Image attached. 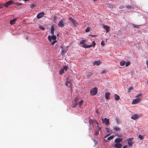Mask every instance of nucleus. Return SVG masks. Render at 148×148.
<instances>
[{"instance_id": "f257e3e1", "label": "nucleus", "mask_w": 148, "mask_h": 148, "mask_svg": "<svg viewBox=\"0 0 148 148\" xmlns=\"http://www.w3.org/2000/svg\"><path fill=\"white\" fill-rule=\"evenodd\" d=\"M48 38L50 42L51 41L52 39L53 40V41L51 43V45H54L55 43L57 42L56 36L53 35V34L51 36L50 35L48 37Z\"/></svg>"}, {"instance_id": "f03ea898", "label": "nucleus", "mask_w": 148, "mask_h": 148, "mask_svg": "<svg viewBox=\"0 0 148 148\" xmlns=\"http://www.w3.org/2000/svg\"><path fill=\"white\" fill-rule=\"evenodd\" d=\"M97 92V89L96 87L92 88L90 91V94L91 95H95Z\"/></svg>"}, {"instance_id": "7ed1b4c3", "label": "nucleus", "mask_w": 148, "mask_h": 148, "mask_svg": "<svg viewBox=\"0 0 148 148\" xmlns=\"http://www.w3.org/2000/svg\"><path fill=\"white\" fill-rule=\"evenodd\" d=\"M65 20L64 19H62L59 22L58 25L59 27H63L64 25Z\"/></svg>"}, {"instance_id": "20e7f679", "label": "nucleus", "mask_w": 148, "mask_h": 148, "mask_svg": "<svg viewBox=\"0 0 148 148\" xmlns=\"http://www.w3.org/2000/svg\"><path fill=\"white\" fill-rule=\"evenodd\" d=\"M68 66H64L63 67V68L62 69H60L59 72V74L60 75L64 73V70H65L66 71H67V70L68 69Z\"/></svg>"}, {"instance_id": "39448f33", "label": "nucleus", "mask_w": 148, "mask_h": 148, "mask_svg": "<svg viewBox=\"0 0 148 148\" xmlns=\"http://www.w3.org/2000/svg\"><path fill=\"white\" fill-rule=\"evenodd\" d=\"M102 121L103 123H105V124L106 125H109L110 124L109 120L108 119H107L105 118L104 119H102Z\"/></svg>"}, {"instance_id": "423d86ee", "label": "nucleus", "mask_w": 148, "mask_h": 148, "mask_svg": "<svg viewBox=\"0 0 148 148\" xmlns=\"http://www.w3.org/2000/svg\"><path fill=\"white\" fill-rule=\"evenodd\" d=\"M45 15V13L44 12H41L38 13L36 16L37 18L38 19L42 17L44 15Z\"/></svg>"}, {"instance_id": "0eeeda50", "label": "nucleus", "mask_w": 148, "mask_h": 148, "mask_svg": "<svg viewBox=\"0 0 148 148\" xmlns=\"http://www.w3.org/2000/svg\"><path fill=\"white\" fill-rule=\"evenodd\" d=\"M133 139V138H130L127 140V144L129 146H131L133 143L132 140Z\"/></svg>"}, {"instance_id": "6e6552de", "label": "nucleus", "mask_w": 148, "mask_h": 148, "mask_svg": "<svg viewBox=\"0 0 148 148\" xmlns=\"http://www.w3.org/2000/svg\"><path fill=\"white\" fill-rule=\"evenodd\" d=\"M141 100L140 99L138 98L133 100L132 102V104H135L139 103Z\"/></svg>"}, {"instance_id": "1a4fd4ad", "label": "nucleus", "mask_w": 148, "mask_h": 148, "mask_svg": "<svg viewBox=\"0 0 148 148\" xmlns=\"http://www.w3.org/2000/svg\"><path fill=\"white\" fill-rule=\"evenodd\" d=\"M13 2V1L12 0L7 2L5 4H4V6L5 7H8L9 5L12 4Z\"/></svg>"}, {"instance_id": "9d476101", "label": "nucleus", "mask_w": 148, "mask_h": 148, "mask_svg": "<svg viewBox=\"0 0 148 148\" xmlns=\"http://www.w3.org/2000/svg\"><path fill=\"white\" fill-rule=\"evenodd\" d=\"M139 118V116L137 114H134L133 115H132L131 117V118L132 119H134V120H136Z\"/></svg>"}, {"instance_id": "9b49d317", "label": "nucleus", "mask_w": 148, "mask_h": 148, "mask_svg": "<svg viewBox=\"0 0 148 148\" xmlns=\"http://www.w3.org/2000/svg\"><path fill=\"white\" fill-rule=\"evenodd\" d=\"M122 146V144L120 143H116L114 145V147L116 148H121Z\"/></svg>"}, {"instance_id": "f8f14e48", "label": "nucleus", "mask_w": 148, "mask_h": 148, "mask_svg": "<svg viewBox=\"0 0 148 148\" xmlns=\"http://www.w3.org/2000/svg\"><path fill=\"white\" fill-rule=\"evenodd\" d=\"M69 19L71 21L75 26H76L77 23L75 20L71 17L69 18Z\"/></svg>"}, {"instance_id": "ddd939ff", "label": "nucleus", "mask_w": 148, "mask_h": 148, "mask_svg": "<svg viewBox=\"0 0 148 148\" xmlns=\"http://www.w3.org/2000/svg\"><path fill=\"white\" fill-rule=\"evenodd\" d=\"M122 140L121 138H117L115 140L114 142L116 143H119L122 141Z\"/></svg>"}, {"instance_id": "4468645a", "label": "nucleus", "mask_w": 148, "mask_h": 148, "mask_svg": "<svg viewBox=\"0 0 148 148\" xmlns=\"http://www.w3.org/2000/svg\"><path fill=\"white\" fill-rule=\"evenodd\" d=\"M103 28L106 31L107 33L110 30V27L107 25H104L103 26Z\"/></svg>"}, {"instance_id": "2eb2a0df", "label": "nucleus", "mask_w": 148, "mask_h": 148, "mask_svg": "<svg viewBox=\"0 0 148 148\" xmlns=\"http://www.w3.org/2000/svg\"><path fill=\"white\" fill-rule=\"evenodd\" d=\"M82 47L85 48H88L92 47V45H87L85 44H84L82 45Z\"/></svg>"}, {"instance_id": "dca6fc26", "label": "nucleus", "mask_w": 148, "mask_h": 148, "mask_svg": "<svg viewBox=\"0 0 148 148\" xmlns=\"http://www.w3.org/2000/svg\"><path fill=\"white\" fill-rule=\"evenodd\" d=\"M101 62L100 61H95L93 62V64L94 65L96 64L98 66L99 65V64L101 63Z\"/></svg>"}, {"instance_id": "f3484780", "label": "nucleus", "mask_w": 148, "mask_h": 148, "mask_svg": "<svg viewBox=\"0 0 148 148\" xmlns=\"http://www.w3.org/2000/svg\"><path fill=\"white\" fill-rule=\"evenodd\" d=\"M110 93L109 92H106L105 93V98L106 99L108 100L109 99Z\"/></svg>"}, {"instance_id": "a211bd4d", "label": "nucleus", "mask_w": 148, "mask_h": 148, "mask_svg": "<svg viewBox=\"0 0 148 148\" xmlns=\"http://www.w3.org/2000/svg\"><path fill=\"white\" fill-rule=\"evenodd\" d=\"M16 20V18H15L13 19L12 20H10V23L11 25H13L15 23V22Z\"/></svg>"}, {"instance_id": "6ab92c4d", "label": "nucleus", "mask_w": 148, "mask_h": 148, "mask_svg": "<svg viewBox=\"0 0 148 148\" xmlns=\"http://www.w3.org/2000/svg\"><path fill=\"white\" fill-rule=\"evenodd\" d=\"M66 51V49L63 47H62L61 53L63 55L65 53Z\"/></svg>"}, {"instance_id": "aec40b11", "label": "nucleus", "mask_w": 148, "mask_h": 148, "mask_svg": "<svg viewBox=\"0 0 148 148\" xmlns=\"http://www.w3.org/2000/svg\"><path fill=\"white\" fill-rule=\"evenodd\" d=\"M114 99L118 101L120 99L119 96L117 94H115L114 95Z\"/></svg>"}, {"instance_id": "412c9836", "label": "nucleus", "mask_w": 148, "mask_h": 148, "mask_svg": "<svg viewBox=\"0 0 148 148\" xmlns=\"http://www.w3.org/2000/svg\"><path fill=\"white\" fill-rule=\"evenodd\" d=\"M126 62L124 60H122L120 62V65L121 66H123L125 64Z\"/></svg>"}, {"instance_id": "4be33fe9", "label": "nucleus", "mask_w": 148, "mask_h": 148, "mask_svg": "<svg viewBox=\"0 0 148 148\" xmlns=\"http://www.w3.org/2000/svg\"><path fill=\"white\" fill-rule=\"evenodd\" d=\"M54 28L53 25H52L51 28V33L53 35L54 34Z\"/></svg>"}, {"instance_id": "5701e85b", "label": "nucleus", "mask_w": 148, "mask_h": 148, "mask_svg": "<svg viewBox=\"0 0 148 148\" xmlns=\"http://www.w3.org/2000/svg\"><path fill=\"white\" fill-rule=\"evenodd\" d=\"M113 129L115 131H119L120 130V128L117 126H115L113 127Z\"/></svg>"}, {"instance_id": "b1692460", "label": "nucleus", "mask_w": 148, "mask_h": 148, "mask_svg": "<svg viewBox=\"0 0 148 148\" xmlns=\"http://www.w3.org/2000/svg\"><path fill=\"white\" fill-rule=\"evenodd\" d=\"M57 17L56 16H54L53 17V18L52 19V21L54 23H56L57 21Z\"/></svg>"}, {"instance_id": "393cba45", "label": "nucleus", "mask_w": 148, "mask_h": 148, "mask_svg": "<svg viewBox=\"0 0 148 148\" xmlns=\"http://www.w3.org/2000/svg\"><path fill=\"white\" fill-rule=\"evenodd\" d=\"M89 123L90 125H93V121L92 119H90L89 121Z\"/></svg>"}, {"instance_id": "a878e982", "label": "nucleus", "mask_w": 148, "mask_h": 148, "mask_svg": "<svg viewBox=\"0 0 148 148\" xmlns=\"http://www.w3.org/2000/svg\"><path fill=\"white\" fill-rule=\"evenodd\" d=\"M65 85L66 86H71V84L70 82L67 81Z\"/></svg>"}, {"instance_id": "bb28decb", "label": "nucleus", "mask_w": 148, "mask_h": 148, "mask_svg": "<svg viewBox=\"0 0 148 148\" xmlns=\"http://www.w3.org/2000/svg\"><path fill=\"white\" fill-rule=\"evenodd\" d=\"M115 120L116 123L118 124H120L121 123L120 121L117 118H116L115 119Z\"/></svg>"}, {"instance_id": "cd10ccee", "label": "nucleus", "mask_w": 148, "mask_h": 148, "mask_svg": "<svg viewBox=\"0 0 148 148\" xmlns=\"http://www.w3.org/2000/svg\"><path fill=\"white\" fill-rule=\"evenodd\" d=\"M114 137V136H111L109 137L108 138L107 140H110L112 139Z\"/></svg>"}, {"instance_id": "c85d7f7f", "label": "nucleus", "mask_w": 148, "mask_h": 148, "mask_svg": "<svg viewBox=\"0 0 148 148\" xmlns=\"http://www.w3.org/2000/svg\"><path fill=\"white\" fill-rule=\"evenodd\" d=\"M126 7L128 8L129 9H132L133 8V7L131 5H128L127 6H126Z\"/></svg>"}, {"instance_id": "c756f323", "label": "nucleus", "mask_w": 148, "mask_h": 148, "mask_svg": "<svg viewBox=\"0 0 148 148\" xmlns=\"http://www.w3.org/2000/svg\"><path fill=\"white\" fill-rule=\"evenodd\" d=\"M90 27H87L85 30V32H88L90 31Z\"/></svg>"}, {"instance_id": "7c9ffc66", "label": "nucleus", "mask_w": 148, "mask_h": 148, "mask_svg": "<svg viewBox=\"0 0 148 148\" xmlns=\"http://www.w3.org/2000/svg\"><path fill=\"white\" fill-rule=\"evenodd\" d=\"M139 138H140V140L143 139L144 138V137L143 136L139 135L138 136Z\"/></svg>"}, {"instance_id": "2f4dec72", "label": "nucleus", "mask_w": 148, "mask_h": 148, "mask_svg": "<svg viewBox=\"0 0 148 148\" xmlns=\"http://www.w3.org/2000/svg\"><path fill=\"white\" fill-rule=\"evenodd\" d=\"M133 88L132 87H131V86L129 87V90L128 91V92H131V90H133Z\"/></svg>"}, {"instance_id": "473e14b6", "label": "nucleus", "mask_w": 148, "mask_h": 148, "mask_svg": "<svg viewBox=\"0 0 148 148\" xmlns=\"http://www.w3.org/2000/svg\"><path fill=\"white\" fill-rule=\"evenodd\" d=\"M84 102V101L83 100H82L80 101L79 103V105L80 106H81V105H82L83 103Z\"/></svg>"}, {"instance_id": "72a5a7b5", "label": "nucleus", "mask_w": 148, "mask_h": 148, "mask_svg": "<svg viewBox=\"0 0 148 148\" xmlns=\"http://www.w3.org/2000/svg\"><path fill=\"white\" fill-rule=\"evenodd\" d=\"M85 40H82V41L80 42V44H82V45L84 44H84V42H85Z\"/></svg>"}, {"instance_id": "f704fd0d", "label": "nucleus", "mask_w": 148, "mask_h": 148, "mask_svg": "<svg viewBox=\"0 0 148 148\" xmlns=\"http://www.w3.org/2000/svg\"><path fill=\"white\" fill-rule=\"evenodd\" d=\"M106 130L107 132H108L110 133H111V132H112L111 131V130H110L108 128H106Z\"/></svg>"}, {"instance_id": "c9c22d12", "label": "nucleus", "mask_w": 148, "mask_h": 148, "mask_svg": "<svg viewBox=\"0 0 148 148\" xmlns=\"http://www.w3.org/2000/svg\"><path fill=\"white\" fill-rule=\"evenodd\" d=\"M130 62L129 61L127 62L125 64L126 66H128L130 64Z\"/></svg>"}, {"instance_id": "e433bc0d", "label": "nucleus", "mask_w": 148, "mask_h": 148, "mask_svg": "<svg viewBox=\"0 0 148 148\" xmlns=\"http://www.w3.org/2000/svg\"><path fill=\"white\" fill-rule=\"evenodd\" d=\"M92 73H88V74L87 75H86V76L87 77H88V78H89L90 77L91 75H92Z\"/></svg>"}, {"instance_id": "4c0bfd02", "label": "nucleus", "mask_w": 148, "mask_h": 148, "mask_svg": "<svg viewBox=\"0 0 148 148\" xmlns=\"http://www.w3.org/2000/svg\"><path fill=\"white\" fill-rule=\"evenodd\" d=\"M143 94H139V95L136 96L135 97L136 98H137L138 97H142V96H143Z\"/></svg>"}, {"instance_id": "58836bf2", "label": "nucleus", "mask_w": 148, "mask_h": 148, "mask_svg": "<svg viewBox=\"0 0 148 148\" xmlns=\"http://www.w3.org/2000/svg\"><path fill=\"white\" fill-rule=\"evenodd\" d=\"M99 130L97 129L95 133V135L97 136V135L99 134Z\"/></svg>"}, {"instance_id": "ea45409f", "label": "nucleus", "mask_w": 148, "mask_h": 148, "mask_svg": "<svg viewBox=\"0 0 148 148\" xmlns=\"http://www.w3.org/2000/svg\"><path fill=\"white\" fill-rule=\"evenodd\" d=\"M36 6V5L34 4H32L31 5L30 7L31 8H33Z\"/></svg>"}, {"instance_id": "a19ab883", "label": "nucleus", "mask_w": 148, "mask_h": 148, "mask_svg": "<svg viewBox=\"0 0 148 148\" xmlns=\"http://www.w3.org/2000/svg\"><path fill=\"white\" fill-rule=\"evenodd\" d=\"M92 43V47H95L96 45V43L95 42V41H93Z\"/></svg>"}, {"instance_id": "79ce46f5", "label": "nucleus", "mask_w": 148, "mask_h": 148, "mask_svg": "<svg viewBox=\"0 0 148 148\" xmlns=\"http://www.w3.org/2000/svg\"><path fill=\"white\" fill-rule=\"evenodd\" d=\"M77 103H75V104H73V108H75L76 107V106L77 105Z\"/></svg>"}, {"instance_id": "37998d69", "label": "nucleus", "mask_w": 148, "mask_h": 148, "mask_svg": "<svg viewBox=\"0 0 148 148\" xmlns=\"http://www.w3.org/2000/svg\"><path fill=\"white\" fill-rule=\"evenodd\" d=\"M101 45L102 46H104V45L105 44L103 42V41H102V42H101Z\"/></svg>"}, {"instance_id": "c03bdc74", "label": "nucleus", "mask_w": 148, "mask_h": 148, "mask_svg": "<svg viewBox=\"0 0 148 148\" xmlns=\"http://www.w3.org/2000/svg\"><path fill=\"white\" fill-rule=\"evenodd\" d=\"M93 141H94L95 143V145H96V144L97 143V141H96L95 139H93Z\"/></svg>"}, {"instance_id": "a18cd8bd", "label": "nucleus", "mask_w": 148, "mask_h": 148, "mask_svg": "<svg viewBox=\"0 0 148 148\" xmlns=\"http://www.w3.org/2000/svg\"><path fill=\"white\" fill-rule=\"evenodd\" d=\"M74 100L75 101V103H77V102L78 100V99L77 98H76Z\"/></svg>"}, {"instance_id": "49530a36", "label": "nucleus", "mask_w": 148, "mask_h": 148, "mask_svg": "<svg viewBox=\"0 0 148 148\" xmlns=\"http://www.w3.org/2000/svg\"><path fill=\"white\" fill-rule=\"evenodd\" d=\"M3 5H4V4H1L0 5V8H3Z\"/></svg>"}, {"instance_id": "de8ad7c7", "label": "nucleus", "mask_w": 148, "mask_h": 148, "mask_svg": "<svg viewBox=\"0 0 148 148\" xmlns=\"http://www.w3.org/2000/svg\"><path fill=\"white\" fill-rule=\"evenodd\" d=\"M133 26L134 27H136L137 28H138V27L137 26V25H133Z\"/></svg>"}, {"instance_id": "09e8293b", "label": "nucleus", "mask_w": 148, "mask_h": 148, "mask_svg": "<svg viewBox=\"0 0 148 148\" xmlns=\"http://www.w3.org/2000/svg\"><path fill=\"white\" fill-rule=\"evenodd\" d=\"M110 133L109 134H108L106 135L105 137H104V138H106L107 137H108V136H109L110 135Z\"/></svg>"}, {"instance_id": "8fccbe9b", "label": "nucleus", "mask_w": 148, "mask_h": 148, "mask_svg": "<svg viewBox=\"0 0 148 148\" xmlns=\"http://www.w3.org/2000/svg\"><path fill=\"white\" fill-rule=\"evenodd\" d=\"M106 72V71L105 70H103L101 72V73H105Z\"/></svg>"}, {"instance_id": "3c124183", "label": "nucleus", "mask_w": 148, "mask_h": 148, "mask_svg": "<svg viewBox=\"0 0 148 148\" xmlns=\"http://www.w3.org/2000/svg\"><path fill=\"white\" fill-rule=\"evenodd\" d=\"M40 28L42 30H44L45 29V28L42 27H40Z\"/></svg>"}, {"instance_id": "603ef678", "label": "nucleus", "mask_w": 148, "mask_h": 148, "mask_svg": "<svg viewBox=\"0 0 148 148\" xmlns=\"http://www.w3.org/2000/svg\"><path fill=\"white\" fill-rule=\"evenodd\" d=\"M16 4L18 5H22V4L21 3H16Z\"/></svg>"}, {"instance_id": "864d4df0", "label": "nucleus", "mask_w": 148, "mask_h": 148, "mask_svg": "<svg viewBox=\"0 0 148 148\" xmlns=\"http://www.w3.org/2000/svg\"><path fill=\"white\" fill-rule=\"evenodd\" d=\"M127 145H125L124 146H123V148H127Z\"/></svg>"}, {"instance_id": "5fc2aeb1", "label": "nucleus", "mask_w": 148, "mask_h": 148, "mask_svg": "<svg viewBox=\"0 0 148 148\" xmlns=\"http://www.w3.org/2000/svg\"><path fill=\"white\" fill-rule=\"evenodd\" d=\"M101 127H99V128L98 129H97L98 130H99H99H101Z\"/></svg>"}, {"instance_id": "6e6d98bb", "label": "nucleus", "mask_w": 148, "mask_h": 148, "mask_svg": "<svg viewBox=\"0 0 148 148\" xmlns=\"http://www.w3.org/2000/svg\"><path fill=\"white\" fill-rule=\"evenodd\" d=\"M96 123L97 124V125H98V126H99L98 123V122L97 121H96Z\"/></svg>"}, {"instance_id": "4d7b16f0", "label": "nucleus", "mask_w": 148, "mask_h": 148, "mask_svg": "<svg viewBox=\"0 0 148 148\" xmlns=\"http://www.w3.org/2000/svg\"><path fill=\"white\" fill-rule=\"evenodd\" d=\"M23 1H25V2H26L27 1H28L29 0H23Z\"/></svg>"}, {"instance_id": "13d9d810", "label": "nucleus", "mask_w": 148, "mask_h": 148, "mask_svg": "<svg viewBox=\"0 0 148 148\" xmlns=\"http://www.w3.org/2000/svg\"><path fill=\"white\" fill-rule=\"evenodd\" d=\"M93 1H97V0H93Z\"/></svg>"}, {"instance_id": "bf43d9fd", "label": "nucleus", "mask_w": 148, "mask_h": 148, "mask_svg": "<svg viewBox=\"0 0 148 148\" xmlns=\"http://www.w3.org/2000/svg\"><path fill=\"white\" fill-rule=\"evenodd\" d=\"M59 34V33L58 34H57V36H58Z\"/></svg>"}, {"instance_id": "052dcab7", "label": "nucleus", "mask_w": 148, "mask_h": 148, "mask_svg": "<svg viewBox=\"0 0 148 148\" xmlns=\"http://www.w3.org/2000/svg\"><path fill=\"white\" fill-rule=\"evenodd\" d=\"M26 39H28V38H27H27H26Z\"/></svg>"}, {"instance_id": "680f3d73", "label": "nucleus", "mask_w": 148, "mask_h": 148, "mask_svg": "<svg viewBox=\"0 0 148 148\" xmlns=\"http://www.w3.org/2000/svg\"><path fill=\"white\" fill-rule=\"evenodd\" d=\"M97 127H98V125H97Z\"/></svg>"}]
</instances>
